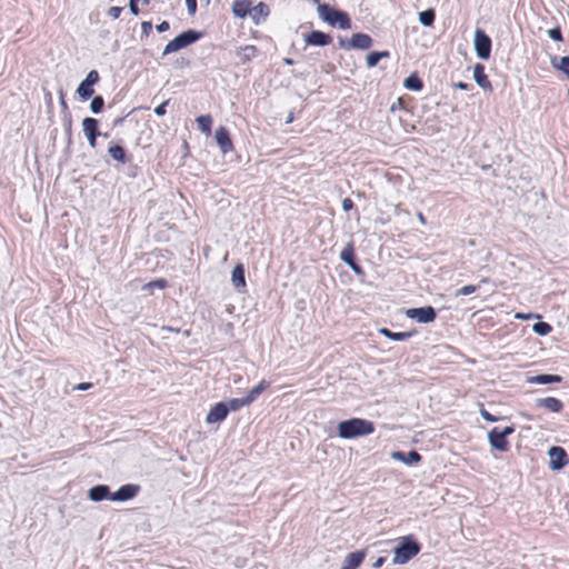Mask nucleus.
I'll return each instance as SVG.
<instances>
[{"mask_svg":"<svg viewBox=\"0 0 569 569\" xmlns=\"http://www.w3.org/2000/svg\"><path fill=\"white\" fill-rule=\"evenodd\" d=\"M473 79L480 88L489 91L492 90L491 82L489 81L485 72V67L481 63H477L473 67Z\"/></svg>","mask_w":569,"mask_h":569,"instance_id":"f3484780","label":"nucleus"},{"mask_svg":"<svg viewBox=\"0 0 569 569\" xmlns=\"http://www.w3.org/2000/svg\"><path fill=\"white\" fill-rule=\"evenodd\" d=\"M548 34L553 41L561 42L563 40L560 27L550 29Z\"/></svg>","mask_w":569,"mask_h":569,"instance_id":"a19ab883","label":"nucleus"},{"mask_svg":"<svg viewBox=\"0 0 569 569\" xmlns=\"http://www.w3.org/2000/svg\"><path fill=\"white\" fill-rule=\"evenodd\" d=\"M403 86L412 91H420L423 87L422 80L417 74H410L406 80Z\"/></svg>","mask_w":569,"mask_h":569,"instance_id":"c756f323","label":"nucleus"},{"mask_svg":"<svg viewBox=\"0 0 569 569\" xmlns=\"http://www.w3.org/2000/svg\"><path fill=\"white\" fill-rule=\"evenodd\" d=\"M476 290H477L476 286H472V284L463 286L462 288H460L457 291V296H468V295L473 293Z\"/></svg>","mask_w":569,"mask_h":569,"instance_id":"79ce46f5","label":"nucleus"},{"mask_svg":"<svg viewBox=\"0 0 569 569\" xmlns=\"http://www.w3.org/2000/svg\"><path fill=\"white\" fill-rule=\"evenodd\" d=\"M202 36L203 34L200 31H196L193 29H188V30L183 31L182 33H180L179 36H177L171 41H169L167 43V46L164 47L162 54L167 56L172 52L179 51V50L197 42L198 40H200L202 38Z\"/></svg>","mask_w":569,"mask_h":569,"instance_id":"20e7f679","label":"nucleus"},{"mask_svg":"<svg viewBox=\"0 0 569 569\" xmlns=\"http://www.w3.org/2000/svg\"><path fill=\"white\" fill-rule=\"evenodd\" d=\"M568 96H569V88H568Z\"/></svg>","mask_w":569,"mask_h":569,"instance_id":"69168bd1","label":"nucleus"},{"mask_svg":"<svg viewBox=\"0 0 569 569\" xmlns=\"http://www.w3.org/2000/svg\"><path fill=\"white\" fill-rule=\"evenodd\" d=\"M565 74H567V77L569 78V71H568V72H566Z\"/></svg>","mask_w":569,"mask_h":569,"instance_id":"0e129e2a","label":"nucleus"},{"mask_svg":"<svg viewBox=\"0 0 569 569\" xmlns=\"http://www.w3.org/2000/svg\"><path fill=\"white\" fill-rule=\"evenodd\" d=\"M303 40L308 46L326 47L332 42L330 34L319 30H313L310 33L303 36Z\"/></svg>","mask_w":569,"mask_h":569,"instance_id":"9d476101","label":"nucleus"},{"mask_svg":"<svg viewBox=\"0 0 569 569\" xmlns=\"http://www.w3.org/2000/svg\"><path fill=\"white\" fill-rule=\"evenodd\" d=\"M61 106H62L63 108H67V103H66V101H64V99H63V98H61Z\"/></svg>","mask_w":569,"mask_h":569,"instance_id":"680f3d73","label":"nucleus"},{"mask_svg":"<svg viewBox=\"0 0 569 569\" xmlns=\"http://www.w3.org/2000/svg\"><path fill=\"white\" fill-rule=\"evenodd\" d=\"M536 407L543 408L550 412H560L563 408V403L553 397L538 398L535 401Z\"/></svg>","mask_w":569,"mask_h":569,"instance_id":"dca6fc26","label":"nucleus"},{"mask_svg":"<svg viewBox=\"0 0 569 569\" xmlns=\"http://www.w3.org/2000/svg\"><path fill=\"white\" fill-rule=\"evenodd\" d=\"M436 13L433 9H427L419 13V21L425 27H431L435 22Z\"/></svg>","mask_w":569,"mask_h":569,"instance_id":"2f4dec72","label":"nucleus"},{"mask_svg":"<svg viewBox=\"0 0 569 569\" xmlns=\"http://www.w3.org/2000/svg\"><path fill=\"white\" fill-rule=\"evenodd\" d=\"M420 551V545L411 537H405L395 548L393 563L405 565Z\"/></svg>","mask_w":569,"mask_h":569,"instance_id":"7ed1b4c3","label":"nucleus"},{"mask_svg":"<svg viewBox=\"0 0 569 569\" xmlns=\"http://www.w3.org/2000/svg\"><path fill=\"white\" fill-rule=\"evenodd\" d=\"M229 413V408L224 402L216 403L207 415V423H216L223 421Z\"/></svg>","mask_w":569,"mask_h":569,"instance_id":"ddd939ff","label":"nucleus"},{"mask_svg":"<svg viewBox=\"0 0 569 569\" xmlns=\"http://www.w3.org/2000/svg\"><path fill=\"white\" fill-rule=\"evenodd\" d=\"M68 132L70 133L71 132V120L68 121V128H67Z\"/></svg>","mask_w":569,"mask_h":569,"instance_id":"052dcab7","label":"nucleus"},{"mask_svg":"<svg viewBox=\"0 0 569 569\" xmlns=\"http://www.w3.org/2000/svg\"><path fill=\"white\" fill-rule=\"evenodd\" d=\"M366 61H367L368 68L376 67L378 64V62L380 61L379 56H378V51L370 52L367 56Z\"/></svg>","mask_w":569,"mask_h":569,"instance_id":"ea45409f","label":"nucleus"},{"mask_svg":"<svg viewBox=\"0 0 569 569\" xmlns=\"http://www.w3.org/2000/svg\"><path fill=\"white\" fill-rule=\"evenodd\" d=\"M282 62L287 66H292L295 63L291 58H283Z\"/></svg>","mask_w":569,"mask_h":569,"instance_id":"4d7b16f0","label":"nucleus"},{"mask_svg":"<svg viewBox=\"0 0 569 569\" xmlns=\"http://www.w3.org/2000/svg\"><path fill=\"white\" fill-rule=\"evenodd\" d=\"M250 14H251L254 23L258 24L261 18L264 19L268 17L269 8L266 3L259 2L254 7H252V8L250 7Z\"/></svg>","mask_w":569,"mask_h":569,"instance_id":"b1692460","label":"nucleus"},{"mask_svg":"<svg viewBox=\"0 0 569 569\" xmlns=\"http://www.w3.org/2000/svg\"><path fill=\"white\" fill-rule=\"evenodd\" d=\"M270 382L267 380H261L254 388H252L249 393L246 396L247 401L252 403L268 387Z\"/></svg>","mask_w":569,"mask_h":569,"instance_id":"bb28decb","label":"nucleus"},{"mask_svg":"<svg viewBox=\"0 0 569 569\" xmlns=\"http://www.w3.org/2000/svg\"><path fill=\"white\" fill-rule=\"evenodd\" d=\"M350 46L352 49L367 50L372 46V39L367 33H353L351 36Z\"/></svg>","mask_w":569,"mask_h":569,"instance_id":"6ab92c4d","label":"nucleus"},{"mask_svg":"<svg viewBox=\"0 0 569 569\" xmlns=\"http://www.w3.org/2000/svg\"><path fill=\"white\" fill-rule=\"evenodd\" d=\"M231 281L236 289L246 287L244 268L241 263H238L231 273Z\"/></svg>","mask_w":569,"mask_h":569,"instance_id":"412c9836","label":"nucleus"},{"mask_svg":"<svg viewBox=\"0 0 569 569\" xmlns=\"http://www.w3.org/2000/svg\"><path fill=\"white\" fill-rule=\"evenodd\" d=\"M100 80V77H99V73L97 70H91L89 71V73L87 74L86 79L83 81H86L90 87H93L96 83H98Z\"/></svg>","mask_w":569,"mask_h":569,"instance_id":"58836bf2","label":"nucleus"},{"mask_svg":"<svg viewBox=\"0 0 569 569\" xmlns=\"http://www.w3.org/2000/svg\"><path fill=\"white\" fill-rule=\"evenodd\" d=\"M227 407L229 408V411H237L240 408L244 406H249V401H247V398H232L229 401L226 402Z\"/></svg>","mask_w":569,"mask_h":569,"instance_id":"72a5a7b5","label":"nucleus"},{"mask_svg":"<svg viewBox=\"0 0 569 569\" xmlns=\"http://www.w3.org/2000/svg\"><path fill=\"white\" fill-rule=\"evenodd\" d=\"M216 141L222 153H227L233 148L229 131L224 127H219L216 130Z\"/></svg>","mask_w":569,"mask_h":569,"instance_id":"4468645a","label":"nucleus"},{"mask_svg":"<svg viewBox=\"0 0 569 569\" xmlns=\"http://www.w3.org/2000/svg\"><path fill=\"white\" fill-rule=\"evenodd\" d=\"M198 128L201 132L209 134L211 132L212 118L209 114L200 116L196 119Z\"/></svg>","mask_w":569,"mask_h":569,"instance_id":"7c9ffc66","label":"nucleus"},{"mask_svg":"<svg viewBox=\"0 0 569 569\" xmlns=\"http://www.w3.org/2000/svg\"><path fill=\"white\" fill-rule=\"evenodd\" d=\"M550 62L555 69L560 70L563 73L569 71V56H565L561 58L555 56L550 59Z\"/></svg>","mask_w":569,"mask_h":569,"instance_id":"c85d7f7f","label":"nucleus"},{"mask_svg":"<svg viewBox=\"0 0 569 569\" xmlns=\"http://www.w3.org/2000/svg\"><path fill=\"white\" fill-rule=\"evenodd\" d=\"M164 330L178 332V329H174L173 327H163Z\"/></svg>","mask_w":569,"mask_h":569,"instance_id":"bf43d9fd","label":"nucleus"},{"mask_svg":"<svg viewBox=\"0 0 569 569\" xmlns=\"http://www.w3.org/2000/svg\"><path fill=\"white\" fill-rule=\"evenodd\" d=\"M92 387V383L91 382H81L79 385H77L74 387L76 390H81V391H84V390H88Z\"/></svg>","mask_w":569,"mask_h":569,"instance_id":"864d4df0","label":"nucleus"},{"mask_svg":"<svg viewBox=\"0 0 569 569\" xmlns=\"http://www.w3.org/2000/svg\"><path fill=\"white\" fill-rule=\"evenodd\" d=\"M169 103V100H166L164 102H162L161 104H159L156 109H154V113L158 116V117H161V116H164L166 112H167V106Z\"/></svg>","mask_w":569,"mask_h":569,"instance_id":"a18cd8bd","label":"nucleus"},{"mask_svg":"<svg viewBox=\"0 0 569 569\" xmlns=\"http://www.w3.org/2000/svg\"><path fill=\"white\" fill-rule=\"evenodd\" d=\"M562 378L558 375H538L531 378V382L538 385H549V383H559Z\"/></svg>","mask_w":569,"mask_h":569,"instance_id":"cd10ccee","label":"nucleus"},{"mask_svg":"<svg viewBox=\"0 0 569 569\" xmlns=\"http://www.w3.org/2000/svg\"><path fill=\"white\" fill-rule=\"evenodd\" d=\"M140 487L138 485H123L116 492L111 493L109 497L112 501H127L137 496Z\"/></svg>","mask_w":569,"mask_h":569,"instance_id":"9b49d317","label":"nucleus"},{"mask_svg":"<svg viewBox=\"0 0 569 569\" xmlns=\"http://www.w3.org/2000/svg\"><path fill=\"white\" fill-rule=\"evenodd\" d=\"M350 42H351V38L350 39H343V38H339V47L342 48V49H352V47L350 46Z\"/></svg>","mask_w":569,"mask_h":569,"instance_id":"603ef678","label":"nucleus"},{"mask_svg":"<svg viewBox=\"0 0 569 569\" xmlns=\"http://www.w3.org/2000/svg\"><path fill=\"white\" fill-rule=\"evenodd\" d=\"M82 130L91 148H96L97 138L101 136L99 121L96 118L87 117L82 120Z\"/></svg>","mask_w":569,"mask_h":569,"instance_id":"6e6552de","label":"nucleus"},{"mask_svg":"<svg viewBox=\"0 0 569 569\" xmlns=\"http://www.w3.org/2000/svg\"><path fill=\"white\" fill-rule=\"evenodd\" d=\"M515 432L513 426H507L502 430H499L497 427L491 429L488 432V441L489 445L500 451L506 452L509 450V442L507 440L508 436L512 435Z\"/></svg>","mask_w":569,"mask_h":569,"instance_id":"39448f33","label":"nucleus"},{"mask_svg":"<svg viewBox=\"0 0 569 569\" xmlns=\"http://www.w3.org/2000/svg\"><path fill=\"white\" fill-rule=\"evenodd\" d=\"M167 287V281L164 279H157L153 281H150L143 286V290H151L153 288L158 289H164Z\"/></svg>","mask_w":569,"mask_h":569,"instance_id":"e433bc0d","label":"nucleus"},{"mask_svg":"<svg viewBox=\"0 0 569 569\" xmlns=\"http://www.w3.org/2000/svg\"><path fill=\"white\" fill-rule=\"evenodd\" d=\"M406 315L420 323L432 322L437 317L436 310L431 306L408 309Z\"/></svg>","mask_w":569,"mask_h":569,"instance_id":"1a4fd4ad","label":"nucleus"},{"mask_svg":"<svg viewBox=\"0 0 569 569\" xmlns=\"http://www.w3.org/2000/svg\"><path fill=\"white\" fill-rule=\"evenodd\" d=\"M366 558L365 550H357L346 556L340 569H358Z\"/></svg>","mask_w":569,"mask_h":569,"instance_id":"2eb2a0df","label":"nucleus"},{"mask_svg":"<svg viewBox=\"0 0 569 569\" xmlns=\"http://www.w3.org/2000/svg\"><path fill=\"white\" fill-rule=\"evenodd\" d=\"M188 13L193 16L197 11V0H186Z\"/></svg>","mask_w":569,"mask_h":569,"instance_id":"c03bdc74","label":"nucleus"},{"mask_svg":"<svg viewBox=\"0 0 569 569\" xmlns=\"http://www.w3.org/2000/svg\"><path fill=\"white\" fill-rule=\"evenodd\" d=\"M170 28V24L168 21H162L160 22L159 24H157L156 29L158 32L162 33V32H166L167 30H169Z\"/></svg>","mask_w":569,"mask_h":569,"instance_id":"3c124183","label":"nucleus"},{"mask_svg":"<svg viewBox=\"0 0 569 569\" xmlns=\"http://www.w3.org/2000/svg\"><path fill=\"white\" fill-rule=\"evenodd\" d=\"M340 259L357 274H361L362 268L356 261L352 243H348L340 252Z\"/></svg>","mask_w":569,"mask_h":569,"instance_id":"f8f14e48","label":"nucleus"},{"mask_svg":"<svg viewBox=\"0 0 569 569\" xmlns=\"http://www.w3.org/2000/svg\"><path fill=\"white\" fill-rule=\"evenodd\" d=\"M142 33L149 36L152 30V23L150 21H143L141 23Z\"/></svg>","mask_w":569,"mask_h":569,"instance_id":"de8ad7c7","label":"nucleus"},{"mask_svg":"<svg viewBox=\"0 0 569 569\" xmlns=\"http://www.w3.org/2000/svg\"><path fill=\"white\" fill-rule=\"evenodd\" d=\"M375 431V425L370 420L351 418L338 425V435L343 439L368 436Z\"/></svg>","mask_w":569,"mask_h":569,"instance_id":"f257e3e1","label":"nucleus"},{"mask_svg":"<svg viewBox=\"0 0 569 569\" xmlns=\"http://www.w3.org/2000/svg\"><path fill=\"white\" fill-rule=\"evenodd\" d=\"M143 2H144L146 4H148V3H149V0H143Z\"/></svg>","mask_w":569,"mask_h":569,"instance_id":"e2e57ef3","label":"nucleus"},{"mask_svg":"<svg viewBox=\"0 0 569 569\" xmlns=\"http://www.w3.org/2000/svg\"><path fill=\"white\" fill-rule=\"evenodd\" d=\"M392 458L408 466L418 463L422 459L421 455L416 450H411L409 452L396 451L392 453Z\"/></svg>","mask_w":569,"mask_h":569,"instance_id":"a211bd4d","label":"nucleus"},{"mask_svg":"<svg viewBox=\"0 0 569 569\" xmlns=\"http://www.w3.org/2000/svg\"><path fill=\"white\" fill-rule=\"evenodd\" d=\"M453 86H455V88H457L459 90H466V91L473 88L471 83H467V82H462V81L456 82Z\"/></svg>","mask_w":569,"mask_h":569,"instance_id":"09e8293b","label":"nucleus"},{"mask_svg":"<svg viewBox=\"0 0 569 569\" xmlns=\"http://www.w3.org/2000/svg\"><path fill=\"white\" fill-rule=\"evenodd\" d=\"M319 17L331 26H338L342 30L351 28V20L347 12L331 8L327 3L318 6Z\"/></svg>","mask_w":569,"mask_h":569,"instance_id":"f03ea898","label":"nucleus"},{"mask_svg":"<svg viewBox=\"0 0 569 569\" xmlns=\"http://www.w3.org/2000/svg\"><path fill=\"white\" fill-rule=\"evenodd\" d=\"M532 329L539 336H547L551 332L552 327L548 322L538 321L532 326Z\"/></svg>","mask_w":569,"mask_h":569,"instance_id":"f704fd0d","label":"nucleus"},{"mask_svg":"<svg viewBox=\"0 0 569 569\" xmlns=\"http://www.w3.org/2000/svg\"><path fill=\"white\" fill-rule=\"evenodd\" d=\"M121 12H122L121 7H110L108 9V16L111 17L112 19H118L120 17Z\"/></svg>","mask_w":569,"mask_h":569,"instance_id":"37998d69","label":"nucleus"},{"mask_svg":"<svg viewBox=\"0 0 569 569\" xmlns=\"http://www.w3.org/2000/svg\"><path fill=\"white\" fill-rule=\"evenodd\" d=\"M479 412H480V416L486 421H489V422H496V421H499L501 419L500 417L493 416L489 411H487L482 403L479 405Z\"/></svg>","mask_w":569,"mask_h":569,"instance_id":"4c0bfd02","label":"nucleus"},{"mask_svg":"<svg viewBox=\"0 0 569 569\" xmlns=\"http://www.w3.org/2000/svg\"><path fill=\"white\" fill-rule=\"evenodd\" d=\"M138 1L139 0H129V10H130L131 14H133V16H138L140 12L139 7H138Z\"/></svg>","mask_w":569,"mask_h":569,"instance_id":"49530a36","label":"nucleus"},{"mask_svg":"<svg viewBox=\"0 0 569 569\" xmlns=\"http://www.w3.org/2000/svg\"><path fill=\"white\" fill-rule=\"evenodd\" d=\"M77 93L82 100H87L93 96L94 90L86 81L82 80L77 89Z\"/></svg>","mask_w":569,"mask_h":569,"instance_id":"473e14b6","label":"nucleus"},{"mask_svg":"<svg viewBox=\"0 0 569 569\" xmlns=\"http://www.w3.org/2000/svg\"><path fill=\"white\" fill-rule=\"evenodd\" d=\"M110 496H111L110 489L107 485L93 486L88 491L89 499L92 501H96V502L102 501L103 499H109Z\"/></svg>","mask_w":569,"mask_h":569,"instance_id":"aec40b11","label":"nucleus"},{"mask_svg":"<svg viewBox=\"0 0 569 569\" xmlns=\"http://www.w3.org/2000/svg\"><path fill=\"white\" fill-rule=\"evenodd\" d=\"M251 2L248 0H236L232 4V13L240 19L250 14Z\"/></svg>","mask_w":569,"mask_h":569,"instance_id":"4be33fe9","label":"nucleus"},{"mask_svg":"<svg viewBox=\"0 0 569 569\" xmlns=\"http://www.w3.org/2000/svg\"><path fill=\"white\" fill-rule=\"evenodd\" d=\"M341 204L345 211H349L353 208V201L350 198H345Z\"/></svg>","mask_w":569,"mask_h":569,"instance_id":"8fccbe9b","label":"nucleus"},{"mask_svg":"<svg viewBox=\"0 0 569 569\" xmlns=\"http://www.w3.org/2000/svg\"><path fill=\"white\" fill-rule=\"evenodd\" d=\"M491 44L490 37L482 29H476L473 46L478 58L488 60L491 54Z\"/></svg>","mask_w":569,"mask_h":569,"instance_id":"423d86ee","label":"nucleus"},{"mask_svg":"<svg viewBox=\"0 0 569 569\" xmlns=\"http://www.w3.org/2000/svg\"><path fill=\"white\" fill-rule=\"evenodd\" d=\"M386 561L385 557H379L372 565L373 568H380Z\"/></svg>","mask_w":569,"mask_h":569,"instance_id":"5fc2aeb1","label":"nucleus"},{"mask_svg":"<svg viewBox=\"0 0 569 569\" xmlns=\"http://www.w3.org/2000/svg\"><path fill=\"white\" fill-rule=\"evenodd\" d=\"M378 56H379V59L389 58L390 57V52L387 51V50L378 51Z\"/></svg>","mask_w":569,"mask_h":569,"instance_id":"6e6d98bb","label":"nucleus"},{"mask_svg":"<svg viewBox=\"0 0 569 569\" xmlns=\"http://www.w3.org/2000/svg\"><path fill=\"white\" fill-rule=\"evenodd\" d=\"M548 456L551 470H561L569 463L568 455L562 447H551L548 451Z\"/></svg>","mask_w":569,"mask_h":569,"instance_id":"0eeeda50","label":"nucleus"},{"mask_svg":"<svg viewBox=\"0 0 569 569\" xmlns=\"http://www.w3.org/2000/svg\"><path fill=\"white\" fill-rule=\"evenodd\" d=\"M379 332L385 336L386 338L393 340V341H405L412 337V332H393L389 330L388 328H381Z\"/></svg>","mask_w":569,"mask_h":569,"instance_id":"a878e982","label":"nucleus"},{"mask_svg":"<svg viewBox=\"0 0 569 569\" xmlns=\"http://www.w3.org/2000/svg\"><path fill=\"white\" fill-rule=\"evenodd\" d=\"M417 217H418V220H419L422 224H425V223H426V218H425V216H423L421 212H418Z\"/></svg>","mask_w":569,"mask_h":569,"instance_id":"13d9d810","label":"nucleus"},{"mask_svg":"<svg viewBox=\"0 0 569 569\" xmlns=\"http://www.w3.org/2000/svg\"><path fill=\"white\" fill-rule=\"evenodd\" d=\"M104 107V99L101 96H96L91 100L90 103V111L94 114L100 113L103 110Z\"/></svg>","mask_w":569,"mask_h":569,"instance_id":"c9c22d12","label":"nucleus"},{"mask_svg":"<svg viewBox=\"0 0 569 569\" xmlns=\"http://www.w3.org/2000/svg\"><path fill=\"white\" fill-rule=\"evenodd\" d=\"M257 48L254 46H246L240 48L237 51V57L239 58L240 63H247L252 60L257 56Z\"/></svg>","mask_w":569,"mask_h":569,"instance_id":"393cba45","label":"nucleus"},{"mask_svg":"<svg viewBox=\"0 0 569 569\" xmlns=\"http://www.w3.org/2000/svg\"><path fill=\"white\" fill-rule=\"evenodd\" d=\"M108 154L114 160L120 163H127L129 161V158L127 156V152L124 148L120 144H111L108 148Z\"/></svg>","mask_w":569,"mask_h":569,"instance_id":"5701e85b","label":"nucleus"}]
</instances>
